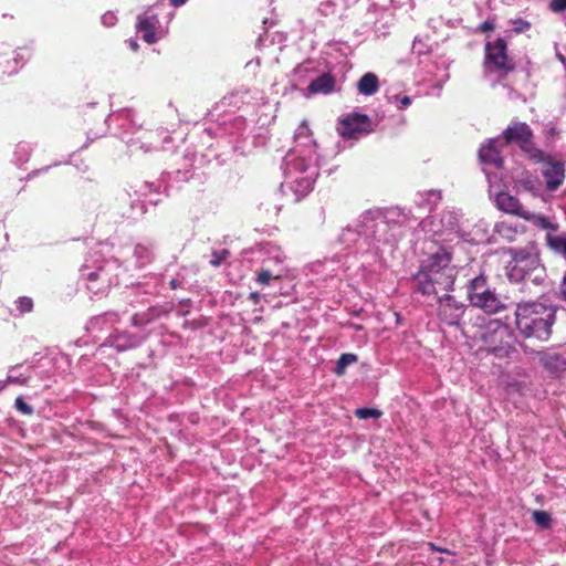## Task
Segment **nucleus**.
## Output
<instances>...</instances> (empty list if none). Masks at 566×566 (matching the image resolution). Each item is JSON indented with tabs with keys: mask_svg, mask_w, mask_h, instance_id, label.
<instances>
[{
	"mask_svg": "<svg viewBox=\"0 0 566 566\" xmlns=\"http://www.w3.org/2000/svg\"><path fill=\"white\" fill-rule=\"evenodd\" d=\"M494 29H495V24H494V22H493V21H490V20H486V21L482 22V23L479 25V28H478V30H479L480 32H483V33H484V32H489V31H493Z\"/></svg>",
	"mask_w": 566,
	"mask_h": 566,
	"instance_id": "30",
	"label": "nucleus"
},
{
	"mask_svg": "<svg viewBox=\"0 0 566 566\" xmlns=\"http://www.w3.org/2000/svg\"><path fill=\"white\" fill-rule=\"evenodd\" d=\"M128 46L133 52H137L139 49L138 42L136 39H129L128 40Z\"/></svg>",
	"mask_w": 566,
	"mask_h": 566,
	"instance_id": "33",
	"label": "nucleus"
},
{
	"mask_svg": "<svg viewBox=\"0 0 566 566\" xmlns=\"http://www.w3.org/2000/svg\"><path fill=\"white\" fill-rule=\"evenodd\" d=\"M428 546H429V548H430L431 551L449 553V551H447V549H442V548L437 547L433 543H429V544H428Z\"/></svg>",
	"mask_w": 566,
	"mask_h": 566,
	"instance_id": "35",
	"label": "nucleus"
},
{
	"mask_svg": "<svg viewBox=\"0 0 566 566\" xmlns=\"http://www.w3.org/2000/svg\"><path fill=\"white\" fill-rule=\"evenodd\" d=\"M15 409L25 416H31L33 413V408L28 405L22 397H17L14 401Z\"/></svg>",
	"mask_w": 566,
	"mask_h": 566,
	"instance_id": "26",
	"label": "nucleus"
},
{
	"mask_svg": "<svg viewBox=\"0 0 566 566\" xmlns=\"http://www.w3.org/2000/svg\"><path fill=\"white\" fill-rule=\"evenodd\" d=\"M381 415H382V412L376 408H358L355 410V416L358 419H363V420H366L369 418L378 419L381 417Z\"/></svg>",
	"mask_w": 566,
	"mask_h": 566,
	"instance_id": "23",
	"label": "nucleus"
},
{
	"mask_svg": "<svg viewBox=\"0 0 566 566\" xmlns=\"http://www.w3.org/2000/svg\"><path fill=\"white\" fill-rule=\"evenodd\" d=\"M230 255L229 250L214 251L210 264L214 268L219 266Z\"/></svg>",
	"mask_w": 566,
	"mask_h": 566,
	"instance_id": "27",
	"label": "nucleus"
},
{
	"mask_svg": "<svg viewBox=\"0 0 566 566\" xmlns=\"http://www.w3.org/2000/svg\"><path fill=\"white\" fill-rule=\"evenodd\" d=\"M495 201L497 208L506 213L518 216L522 218V214H525L527 212L526 210H524L520 200L507 192H500L496 196Z\"/></svg>",
	"mask_w": 566,
	"mask_h": 566,
	"instance_id": "12",
	"label": "nucleus"
},
{
	"mask_svg": "<svg viewBox=\"0 0 566 566\" xmlns=\"http://www.w3.org/2000/svg\"><path fill=\"white\" fill-rule=\"evenodd\" d=\"M170 285H171V287H172V289H176V287H177L176 280H172V281L170 282Z\"/></svg>",
	"mask_w": 566,
	"mask_h": 566,
	"instance_id": "38",
	"label": "nucleus"
},
{
	"mask_svg": "<svg viewBox=\"0 0 566 566\" xmlns=\"http://www.w3.org/2000/svg\"><path fill=\"white\" fill-rule=\"evenodd\" d=\"M538 261L537 254L526 250H516L513 252V271L520 272L522 279H524L530 270H534L538 266Z\"/></svg>",
	"mask_w": 566,
	"mask_h": 566,
	"instance_id": "11",
	"label": "nucleus"
},
{
	"mask_svg": "<svg viewBox=\"0 0 566 566\" xmlns=\"http://www.w3.org/2000/svg\"><path fill=\"white\" fill-rule=\"evenodd\" d=\"M335 87V80L329 73L322 74L321 76L314 78L307 90L312 94H329L333 92Z\"/></svg>",
	"mask_w": 566,
	"mask_h": 566,
	"instance_id": "15",
	"label": "nucleus"
},
{
	"mask_svg": "<svg viewBox=\"0 0 566 566\" xmlns=\"http://www.w3.org/2000/svg\"><path fill=\"white\" fill-rule=\"evenodd\" d=\"M468 300L472 306L481 308L488 314H495L504 308L503 303L490 289L486 276L483 274L470 281Z\"/></svg>",
	"mask_w": 566,
	"mask_h": 566,
	"instance_id": "5",
	"label": "nucleus"
},
{
	"mask_svg": "<svg viewBox=\"0 0 566 566\" xmlns=\"http://www.w3.org/2000/svg\"><path fill=\"white\" fill-rule=\"evenodd\" d=\"M542 364L545 368L549 370H556L559 369L562 366L565 365V360L560 355H545L541 358Z\"/></svg>",
	"mask_w": 566,
	"mask_h": 566,
	"instance_id": "21",
	"label": "nucleus"
},
{
	"mask_svg": "<svg viewBox=\"0 0 566 566\" xmlns=\"http://www.w3.org/2000/svg\"><path fill=\"white\" fill-rule=\"evenodd\" d=\"M481 328V339L486 352L499 358H507L515 350V336L505 323L489 319Z\"/></svg>",
	"mask_w": 566,
	"mask_h": 566,
	"instance_id": "2",
	"label": "nucleus"
},
{
	"mask_svg": "<svg viewBox=\"0 0 566 566\" xmlns=\"http://www.w3.org/2000/svg\"><path fill=\"white\" fill-rule=\"evenodd\" d=\"M546 242L551 250L566 258V233L560 235L548 233Z\"/></svg>",
	"mask_w": 566,
	"mask_h": 566,
	"instance_id": "18",
	"label": "nucleus"
},
{
	"mask_svg": "<svg viewBox=\"0 0 566 566\" xmlns=\"http://www.w3.org/2000/svg\"><path fill=\"white\" fill-rule=\"evenodd\" d=\"M156 22L155 17H139L136 24L137 31L143 33V39L149 44L157 42Z\"/></svg>",
	"mask_w": 566,
	"mask_h": 566,
	"instance_id": "13",
	"label": "nucleus"
},
{
	"mask_svg": "<svg viewBox=\"0 0 566 566\" xmlns=\"http://www.w3.org/2000/svg\"><path fill=\"white\" fill-rule=\"evenodd\" d=\"M452 254L444 248L440 247L422 263L420 271H437L454 273V268L451 265Z\"/></svg>",
	"mask_w": 566,
	"mask_h": 566,
	"instance_id": "10",
	"label": "nucleus"
},
{
	"mask_svg": "<svg viewBox=\"0 0 566 566\" xmlns=\"http://www.w3.org/2000/svg\"><path fill=\"white\" fill-rule=\"evenodd\" d=\"M17 308L21 314L30 313L33 310V301L31 297L22 296L15 302Z\"/></svg>",
	"mask_w": 566,
	"mask_h": 566,
	"instance_id": "25",
	"label": "nucleus"
},
{
	"mask_svg": "<svg viewBox=\"0 0 566 566\" xmlns=\"http://www.w3.org/2000/svg\"><path fill=\"white\" fill-rule=\"evenodd\" d=\"M261 298H262V296L259 292H251L249 294V300H251L253 302V304H259Z\"/></svg>",
	"mask_w": 566,
	"mask_h": 566,
	"instance_id": "31",
	"label": "nucleus"
},
{
	"mask_svg": "<svg viewBox=\"0 0 566 566\" xmlns=\"http://www.w3.org/2000/svg\"><path fill=\"white\" fill-rule=\"evenodd\" d=\"M504 146L515 144L535 164L545 159V153L534 143V133L525 122L512 120L502 133Z\"/></svg>",
	"mask_w": 566,
	"mask_h": 566,
	"instance_id": "3",
	"label": "nucleus"
},
{
	"mask_svg": "<svg viewBox=\"0 0 566 566\" xmlns=\"http://www.w3.org/2000/svg\"><path fill=\"white\" fill-rule=\"evenodd\" d=\"M549 9L555 13L566 11V0H551Z\"/></svg>",
	"mask_w": 566,
	"mask_h": 566,
	"instance_id": "28",
	"label": "nucleus"
},
{
	"mask_svg": "<svg viewBox=\"0 0 566 566\" xmlns=\"http://www.w3.org/2000/svg\"><path fill=\"white\" fill-rule=\"evenodd\" d=\"M416 290L424 296L441 298L453 290L455 274L437 271H419L415 275Z\"/></svg>",
	"mask_w": 566,
	"mask_h": 566,
	"instance_id": "4",
	"label": "nucleus"
},
{
	"mask_svg": "<svg viewBox=\"0 0 566 566\" xmlns=\"http://www.w3.org/2000/svg\"><path fill=\"white\" fill-rule=\"evenodd\" d=\"M479 157L484 164H494L496 167H501L503 159L500 150L495 147V140L491 139L479 149Z\"/></svg>",
	"mask_w": 566,
	"mask_h": 566,
	"instance_id": "14",
	"label": "nucleus"
},
{
	"mask_svg": "<svg viewBox=\"0 0 566 566\" xmlns=\"http://www.w3.org/2000/svg\"><path fill=\"white\" fill-rule=\"evenodd\" d=\"M542 163L545 164L542 174L545 179L546 188L549 191H555L564 182L565 165L560 160H555L549 155H545V159Z\"/></svg>",
	"mask_w": 566,
	"mask_h": 566,
	"instance_id": "8",
	"label": "nucleus"
},
{
	"mask_svg": "<svg viewBox=\"0 0 566 566\" xmlns=\"http://www.w3.org/2000/svg\"><path fill=\"white\" fill-rule=\"evenodd\" d=\"M562 295L564 300L566 301V275L564 276L563 283H562Z\"/></svg>",
	"mask_w": 566,
	"mask_h": 566,
	"instance_id": "36",
	"label": "nucleus"
},
{
	"mask_svg": "<svg viewBox=\"0 0 566 566\" xmlns=\"http://www.w3.org/2000/svg\"><path fill=\"white\" fill-rule=\"evenodd\" d=\"M103 19L106 21V19H108V17H107V15H104V18H103ZM109 19H114V15H112V14H111V15H109Z\"/></svg>",
	"mask_w": 566,
	"mask_h": 566,
	"instance_id": "39",
	"label": "nucleus"
},
{
	"mask_svg": "<svg viewBox=\"0 0 566 566\" xmlns=\"http://www.w3.org/2000/svg\"><path fill=\"white\" fill-rule=\"evenodd\" d=\"M496 232L504 239L509 241H514L516 238V234L518 233V230L515 226L502 221L496 224Z\"/></svg>",
	"mask_w": 566,
	"mask_h": 566,
	"instance_id": "20",
	"label": "nucleus"
},
{
	"mask_svg": "<svg viewBox=\"0 0 566 566\" xmlns=\"http://www.w3.org/2000/svg\"><path fill=\"white\" fill-rule=\"evenodd\" d=\"M188 0H169V3L172 6V7H181L182 4H185Z\"/></svg>",
	"mask_w": 566,
	"mask_h": 566,
	"instance_id": "34",
	"label": "nucleus"
},
{
	"mask_svg": "<svg viewBox=\"0 0 566 566\" xmlns=\"http://www.w3.org/2000/svg\"><path fill=\"white\" fill-rule=\"evenodd\" d=\"M554 321L555 312L541 303H520L515 311L516 328L525 338L548 340Z\"/></svg>",
	"mask_w": 566,
	"mask_h": 566,
	"instance_id": "1",
	"label": "nucleus"
},
{
	"mask_svg": "<svg viewBox=\"0 0 566 566\" xmlns=\"http://www.w3.org/2000/svg\"><path fill=\"white\" fill-rule=\"evenodd\" d=\"M438 300L440 319L450 326H458L464 313L463 304L449 294Z\"/></svg>",
	"mask_w": 566,
	"mask_h": 566,
	"instance_id": "9",
	"label": "nucleus"
},
{
	"mask_svg": "<svg viewBox=\"0 0 566 566\" xmlns=\"http://www.w3.org/2000/svg\"><path fill=\"white\" fill-rule=\"evenodd\" d=\"M357 360H358V357L355 354H352V353L342 354L336 363L334 373L337 376H343L346 371V368L349 365L355 364Z\"/></svg>",
	"mask_w": 566,
	"mask_h": 566,
	"instance_id": "19",
	"label": "nucleus"
},
{
	"mask_svg": "<svg viewBox=\"0 0 566 566\" xmlns=\"http://www.w3.org/2000/svg\"><path fill=\"white\" fill-rule=\"evenodd\" d=\"M410 104H411V99H410V97H409V96H403V97L400 99L399 108H400V109H403V108L408 107Z\"/></svg>",
	"mask_w": 566,
	"mask_h": 566,
	"instance_id": "32",
	"label": "nucleus"
},
{
	"mask_svg": "<svg viewBox=\"0 0 566 566\" xmlns=\"http://www.w3.org/2000/svg\"><path fill=\"white\" fill-rule=\"evenodd\" d=\"M484 66L490 72H500L506 76L515 69V62L509 55L507 42L497 38L484 45Z\"/></svg>",
	"mask_w": 566,
	"mask_h": 566,
	"instance_id": "6",
	"label": "nucleus"
},
{
	"mask_svg": "<svg viewBox=\"0 0 566 566\" xmlns=\"http://www.w3.org/2000/svg\"><path fill=\"white\" fill-rule=\"evenodd\" d=\"M357 88L358 92L363 95H374L379 88V81L377 75L370 72L364 74L357 83Z\"/></svg>",
	"mask_w": 566,
	"mask_h": 566,
	"instance_id": "16",
	"label": "nucleus"
},
{
	"mask_svg": "<svg viewBox=\"0 0 566 566\" xmlns=\"http://www.w3.org/2000/svg\"><path fill=\"white\" fill-rule=\"evenodd\" d=\"M514 31L516 33H522L531 28V23L528 21L517 19L514 22Z\"/></svg>",
	"mask_w": 566,
	"mask_h": 566,
	"instance_id": "29",
	"label": "nucleus"
},
{
	"mask_svg": "<svg viewBox=\"0 0 566 566\" xmlns=\"http://www.w3.org/2000/svg\"><path fill=\"white\" fill-rule=\"evenodd\" d=\"M522 218L524 220L531 221L534 226H536L539 229L548 230L552 232H556L558 230V224L553 223L549 220V218L545 216L534 214L527 211L525 214H522Z\"/></svg>",
	"mask_w": 566,
	"mask_h": 566,
	"instance_id": "17",
	"label": "nucleus"
},
{
	"mask_svg": "<svg viewBox=\"0 0 566 566\" xmlns=\"http://www.w3.org/2000/svg\"><path fill=\"white\" fill-rule=\"evenodd\" d=\"M336 130L345 139H357L373 132V124L368 115L350 113L338 119Z\"/></svg>",
	"mask_w": 566,
	"mask_h": 566,
	"instance_id": "7",
	"label": "nucleus"
},
{
	"mask_svg": "<svg viewBox=\"0 0 566 566\" xmlns=\"http://www.w3.org/2000/svg\"><path fill=\"white\" fill-rule=\"evenodd\" d=\"M532 517L535 524L543 530H547L552 526L551 514L546 511H534Z\"/></svg>",
	"mask_w": 566,
	"mask_h": 566,
	"instance_id": "22",
	"label": "nucleus"
},
{
	"mask_svg": "<svg viewBox=\"0 0 566 566\" xmlns=\"http://www.w3.org/2000/svg\"><path fill=\"white\" fill-rule=\"evenodd\" d=\"M98 279V273L97 272H91L88 275H87V280L88 281H96Z\"/></svg>",
	"mask_w": 566,
	"mask_h": 566,
	"instance_id": "37",
	"label": "nucleus"
},
{
	"mask_svg": "<svg viewBox=\"0 0 566 566\" xmlns=\"http://www.w3.org/2000/svg\"><path fill=\"white\" fill-rule=\"evenodd\" d=\"M280 275H273L270 270H261L256 275V283L260 285H269L272 280H280Z\"/></svg>",
	"mask_w": 566,
	"mask_h": 566,
	"instance_id": "24",
	"label": "nucleus"
}]
</instances>
